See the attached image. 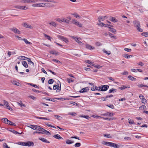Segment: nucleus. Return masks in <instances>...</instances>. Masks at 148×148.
<instances>
[{
    "mask_svg": "<svg viewBox=\"0 0 148 148\" xmlns=\"http://www.w3.org/2000/svg\"><path fill=\"white\" fill-rule=\"evenodd\" d=\"M72 22L73 24L78 26L79 27H81L82 26V25L81 23L79 22L78 21H77L73 19H72Z\"/></svg>",
    "mask_w": 148,
    "mask_h": 148,
    "instance_id": "2",
    "label": "nucleus"
},
{
    "mask_svg": "<svg viewBox=\"0 0 148 148\" xmlns=\"http://www.w3.org/2000/svg\"><path fill=\"white\" fill-rule=\"evenodd\" d=\"M60 88H59V85L58 86H57V85H55L53 86V89L55 90H56L57 88V89L56 90L57 92H58L60 91L61 90V84L60 83Z\"/></svg>",
    "mask_w": 148,
    "mask_h": 148,
    "instance_id": "5",
    "label": "nucleus"
},
{
    "mask_svg": "<svg viewBox=\"0 0 148 148\" xmlns=\"http://www.w3.org/2000/svg\"><path fill=\"white\" fill-rule=\"evenodd\" d=\"M81 145V144L80 143H77L75 144L74 146L75 147H79Z\"/></svg>",
    "mask_w": 148,
    "mask_h": 148,
    "instance_id": "53",
    "label": "nucleus"
},
{
    "mask_svg": "<svg viewBox=\"0 0 148 148\" xmlns=\"http://www.w3.org/2000/svg\"><path fill=\"white\" fill-rule=\"evenodd\" d=\"M92 66H93L95 68H97L98 69H99L102 67V66H100L99 65H96L95 64H92Z\"/></svg>",
    "mask_w": 148,
    "mask_h": 148,
    "instance_id": "38",
    "label": "nucleus"
},
{
    "mask_svg": "<svg viewBox=\"0 0 148 148\" xmlns=\"http://www.w3.org/2000/svg\"><path fill=\"white\" fill-rule=\"evenodd\" d=\"M86 47L87 49L90 50H93L95 49L94 47H92L88 44H87L86 45Z\"/></svg>",
    "mask_w": 148,
    "mask_h": 148,
    "instance_id": "13",
    "label": "nucleus"
},
{
    "mask_svg": "<svg viewBox=\"0 0 148 148\" xmlns=\"http://www.w3.org/2000/svg\"><path fill=\"white\" fill-rule=\"evenodd\" d=\"M25 142H20L17 143V144L20 145L25 146Z\"/></svg>",
    "mask_w": 148,
    "mask_h": 148,
    "instance_id": "41",
    "label": "nucleus"
},
{
    "mask_svg": "<svg viewBox=\"0 0 148 148\" xmlns=\"http://www.w3.org/2000/svg\"><path fill=\"white\" fill-rule=\"evenodd\" d=\"M53 137L55 138H56L59 140V139H63V138L61 137L58 134H56L54 135Z\"/></svg>",
    "mask_w": 148,
    "mask_h": 148,
    "instance_id": "18",
    "label": "nucleus"
},
{
    "mask_svg": "<svg viewBox=\"0 0 148 148\" xmlns=\"http://www.w3.org/2000/svg\"><path fill=\"white\" fill-rule=\"evenodd\" d=\"M106 17V16H100L98 18V20L99 22H100L101 21H103Z\"/></svg>",
    "mask_w": 148,
    "mask_h": 148,
    "instance_id": "25",
    "label": "nucleus"
},
{
    "mask_svg": "<svg viewBox=\"0 0 148 148\" xmlns=\"http://www.w3.org/2000/svg\"><path fill=\"white\" fill-rule=\"evenodd\" d=\"M132 55H128V54H125L123 56V57H124L125 58H127V59L130 58V56L132 57Z\"/></svg>",
    "mask_w": 148,
    "mask_h": 148,
    "instance_id": "44",
    "label": "nucleus"
},
{
    "mask_svg": "<svg viewBox=\"0 0 148 148\" xmlns=\"http://www.w3.org/2000/svg\"><path fill=\"white\" fill-rule=\"evenodd\" d=\"M134 26L136 28L138 26H140V22L137 21H133Z\"/></svg>",
    "mask_w": 148,
    "mask_h": 148,
    "instance_id": "10",
    "label": "nucleus"
},
{
    "mask_svg": "<svg viewBox=\"0 0 148 148\" xmlns=\"http://www.w3.org/2000/svg\"><path fill=\"white\" fill-rule=\"evenodd\" d=\"M42 7H48L49 6L50 4L46 3H42Z\"/></svg>",
    "mask_w": 148,
    "mask_h": 148,
    "instance_id": "28",
    "label": "nucleus"
},
{
    "mask_svg": "<svg viewBox=\"0 0 148 148\" xmlns=\"http://www.w3.org/2000/svg\"><path fill=\"white\" fill-rule=\"evenodd\" d=\"M37 1H40V2H54V1L52 0H37Z\"/></svg>",
    "mask_w": 148,
    "mask_h": 148,
    "instance_id": "22",
    "label": "nucleus"
},
{
    "mask_svg": "<svg viewBox=\"0 0 148 148\" xmlns=\"http://www.w3.org/2000/svg\"><path fill=\"white\" fill-rule=\"evenodd\" d=\"M114 114L113 113L110 112H107L105 114H102V115L106 116H111L114 115Z\"/></svg>",
    "mask_w": 148,
    "mask_h": 148,
    "instance_id": "9",
    "label": "nucleus"
},
{
    "mask_svg": "<svg viewBox=\"0 0 148 148\" xmlns=\"http://www.w3.org/2000/svg\"><path fill=\"white\" fill-rule=\"evenodd\" d=\"M2 121L3 122H4V123H5L6 124H8V120L6 118H3L2 119Z\"/></svg>",
    "mask_w": 148,
    "mask_h": 148,
    "instance_id": "32",
    "label": "nucleus"
},
{
    "mask_svg": "<svg viewBox=\"0 0 148 148\" xmlns=\"http://www.w3.org/2000/svg\"><path fill=\"white\" fill-rule=\"evenodd\" d=\"M86 62L87 63L89 64H90L91 65H92V64H93L94 63L93 62H91L90 60H86Z\"/></svg>",
    "mask_w": 148,
    "mask_h": 148,
    "instance_id": "63",
    "label": "nucleus"
},
{
    "mask_svg": "<svg viewBox=\"0 0 148 148\" xmlns=\"http://www.w3.org/2000/svg\"><path fill=\"white\" fill-rule=\"evenodd\" d=\"M38 139L43 142L47 143H50V142L49 141L47 140L46 138H39Z\"/></svg>",
    "mask_w": 148,
    "mask_h": 148,
    "instance_id": "14",
    "label": "nucleus"
},
{
    "mask_svg": "<svg viewBox=\"0 0 148 148\" xmlns=\"http://www.w3.org/2000/svg\"><path fill=\"white\" fill-rule=\"evenodd\" d=\"M37 127H36V130H38L39 131L41 132L42 131L43 128L41 127L40 126L36 125Z\"/></svg>",
    "mask_w": 148,
    "mask_h": 148,
    "instance_id": "20",
    "label": "nucleus"
},
{
    "mask_svg": "<svg viewBox=\"0 0 148 148\" xmlns=\"http://www.w3.org/2000/svg\"><path fill=\"white\" fill-rule=\"evenodd\" d=\"M66 143L67 144H70L73 143L74 142L73 141H72L68 139L66 141Z\"/></svg>",
    "mask_w": 148,
    "mask_h": 148,
    "instance_id": "36",
    "label": "nucleus"
},
{
    "mask_svg": "<svg viewBox=\"0 0 148 148\" xmlns=\"http://www.w3.org/2000/svg\"><path fill=\"white\" fill-rule=\"evenodd\" d=\"M26 59H27V60L28 62V64L32 65L33 66H34V63L31 60L30 58H27Z\"/></svg>",
    "mask_w": 148,
    "mask_h": 148,
    "instance_id": "17",
    "label": "nucleus"
},
{
    "mask_svg": "<svg viewBox=\"0 0 148 148\" xmlns=\"http://www.w3.org/2000/svg\"><path fill=\"white\" fill-rule=\"evenodd\" d=\"M89 90L88 87L84 88L81 90L79 92L81 93H84L87 92Z\"/></svg>",
    "mask_w": 148,
    "mask_h": 148,
    "instance_id": "19",
    "label": "nucleus"
},
{
    "mask_svg": "<svg viewBox=\"0 0 148 148\" xmlns=\"http://www.w3.org/2000/svg\"><path fill=\"white\" fill-rule=\"evenodd\" d=\"M50 53L55 55H58V52L56 51H50Z\"/></svg>",
    "mask_w": 148,
    "mask_h": 148,
    "instance_id": "26",
    "label": "nucleus"
},
{
    "mask_svg": "<svg viewBox=\"0 0 148 148\" xmlns=\"http://www.w3.org/2000/svg\"><path fill=\"white\" fill-rule=\"evenodd\" d=\"M8 122V124H9L11 125H13L14 126H16V125L15 123H12V122H11L9 120Z\"/></svg>",
    "mask_w": 148,
    "mask_h": 148,
    "instance_id": "42",
    "label": "nucleus"
},
{
    "mask_svg": "<svg viewBox=\"0 0 148 148\" xmlns=\"http://www.w3.org/2000/svg\"><path fill=\"white\" fill-rule=\"evenodd\" d=\"M22 64V65L24 67H25V68H27L28 67V65L27 64V62L25 61H23Z\"/></svg>",
    "mask_w": 148,
    "mask_h": 148,
    "instance_id": "30",
    "label": "nucleus"
},
{
    "mask_svg": "<svg viewBox=\"0 0 148 148\" xmlns=\"http://www.w3.org/2000/svg\"><path fill=\"white\" fill-rule=\"evenodd\" d=\"M49 24L55 27H56L57 26V24L55 22L53 21H51L49 23Z\"/></svg>",
    "mask_w": 148,
    "mask_h": 148,
    "instance_id": "21",
    "label": "nucleus"
},
{
    "mask_svg": "<svg viewBox=\"0 0 148 148\" xmlns=\"http://www.w3.org/2000/svg\"><path fill=\"white\" fill-rule=\"evenodd\" d=\"M23 26L26 28H29L30 29L32 28V26L27 23H24L23 24Z\"/></svg>",
    "mask_w": 148,
    "mask_h": 148,
    "instance_id": "23",
    "label": "nucleus"
},
{
    "mask_svg": "<svg viewBox=\"0 0 148 148\" xmlns=\"http://www.w3.org/2000/svg\"><path fill=\"white\" fill-rule=\"evenodd\" d=\"M81 39L80 38H77L75 39V41L80 45H84V44L80 41Z\"/></svg>",
    "mask_w": 148,
    "mask_h": 148,
    "instance_id": "12",
    "label": "nucleus"
},
{
    "mask_svg": "<svg viewBox=\"0 0 148 148\" xmlns=\"http://www.w3.org/2000/svg\"><path fill=\"white\" fill-rule=\"evenodd\" d=\"M117 90L115 88H112L110 89L108 91V93H110L112 92H114L116 91Z\"/></svg>",
    "mask_w": 148,
    "mask_h": 148,
    "instance_id": "27",
    "label": "nucleus"
},
{
    "mask_svg": "<svg viewBox=\"0 0 148 148\" xmlns=\"http://www.w3.org/2000/svg\"><path fill=\"white\" fill-rule=\"evenodd\" d=\"M52 60L53 61V62H56V63H61V62H60L58 60H56V59H53Z\"/></svg>",
    "mask_w": 148,
    "mask_h": 148,
    "instance_id": "61",
    "label": "nucleus"
},
{
    "mask_svg": "<svg viewBox=\"0 0 148 148\" xmlns=\"http://www.w3.org/2000/svg\"><path fill=\"white\" fill-rule=\"evenodd\" d=\"M128 77L129 79L132 81H135L136 79V78L134 77L131 75H129Z\"/></svg>",
    "mask_w": 148,
    "mask_h": 148,
    "instance_id": "31",
    "label": "nucleus"
},
{
    "mask_svg": "<svg viewBox=\"0 0 148 148\" xmlns=\"http://www.w3.org/2000/svg\"><path fill=\"white\" fill-rule=\"evenodd\" d=\"M27 126L31 128L32 129L35 130L36 127H37L36 125H27Z\"/></svg>",
    "mask_w": 148,
    "mask_h": 148,
    "instance_id": "16",
    "label": "nucleus"
},
{
    "mask_svg": "<svg viewBox=\"0 0 148 148\" xmlns=\"http://www.w3.org/2000/svg\"><path fill=\"white\" fill-rule=\"evenodd\" d=\"M146 109L147 108L146 106L145 105H143L139 108V110H146Z\"/></svg>",
    "mask_w": 148,
    "mask_h": 148,
    "instance_id": "29",
    "label": "nucleus"
},
{
    "mask_svg": "<svg viewBox=\"0 0 148 148\" xmlns=\"http://www.w3.org/2000/svg\"><path fill=\"white\" fill-rule=\"evenodd\" d=\"M29 85H31V86H33L35 88H39V87H38L36 84H33L32 83H29Z\"/></svg>",
    "mask_w": 148,
    "mask_h": 148,
    "instance_id": "45",
    "label": "nucleus"
},
{
    "mask_svg": "<svg viewBox=\"0 0 148 148\" xmlns=\"http://www.w3.org/2000/svg\"><path fill=\"white\" fill-rule=\"evenodd\" d=\"M110 20L114 23L117 22L118 21V20L116 18H115L112 16H110L109 18Z\"/></svg>",
    "mask_w": 148,
    "mask_h": 148,
    "instance_id": "15",
    "label": "nucleus"
},
{
    "mask_svg": "<svg viewBox=\"0 0 148 148\" xmlns=\"http://www.w3.org/2000/svg\"><path fill=\"white\" fill-rule=\"evenodd\" d=\"M91 90L92 91L98 90V87L96 86H93V87L91 88Z\"/></svg>",
    "mask_w": 148,
    "mask_h": 148,
    "instance_id": "33",
    "label": "nucleus"
},
{
    "mask_svg": "<svg viewBox=\"0 0 148 148\" xmlns=\"http://www.w3.org/2000/svg\"><path fill=\"white\" fill-rule=\"evenodd\" d=\"M21 2L24 3H29V0H21Z\"/></svg>",
    "mask_w": 148,
    "mask_h": 148,
    "instance_id": "51",
    "label": "nucleus"
},
{
    "mask_svg": "<svg viewBox=\"0 0 148 148\" xmlns=\"http://www.w3.org/2000/svg\"><path fill=\"white\" fill-rule=\"evenodd\" d=\"M54 116L56 117L57 119L58 120H61L62 119V117L58 115H55Z\"/></svg>",
    "mask_w": 148,
    "mask_h": 148,
    "instance_id": "48",
    "label": "nucleus"
},
{
    "mask_svg": "<svg viewBox=\"0 0 148 148\" xmlns=\"http://www.w3.org/2000/svg\"><path fill=\"white\" fill-rule=\"evenodd\" d=\"M11 30L14 32L15 33L20 34V32L16 28H13L10 29Z\"/></svg>",
    "mask_w": 148,
    "mask_h": 148,
    "instance_id": "11",
    "label": "nucleus"
},
{
    "mask_svg": "<svg viewBox=\"0 0 148 148\" xmlns=\"http://www.w3.org/2000/svg\"><path fill=\"white\" fill-rule=\"evenodd\" d=\"M14 7L18 9L22 10H25L28 9L27 6L26 5L21 6L19 5H17L14 6Z\"/></svg>",
    "mask_w": 148,
    "mask_h": 148,
    "instance_id": "1",
    "label": "nucleus"
},
{
    "mask_svg": "<svg viewBox=\"0 0 148 148\" xmlns=\"http://www.w3.org/2000/svg\"><path fill=\"white\" fill-rule=\"evenodd\" d=\"M3 103L4 105H5L6 106V108L8 109L9 110H12V108H10L9 106L8 105V102L5 101V100H3Z\"/></svg>",
    "mask_w": 148,
    "mask_h": 148,
    "instance_id": "6",
    "label": "nucleus"
},
{
    "mask_svg": "<svg viewBox=\"0 0 148 148\" xmlns=\"http://www.w3.org/2000/svg\"><path fill=\"white\" fill-rule=\"evenodd\" d=\"M112 147H113L114 148H120V146L118 145L115 144L114 143H112Z\"/></svg>",
    "mask_w": 148,
    "mask_h": 148,
    "instance_id": "24",
    "label": "nucleus"
},
{
    "mask_svg": "<svg viewBox=\"0 0 148 148\" xmlns=\"http://www.w3.org/2000/svg\"><path fill=\"white\" fill-rule=\"evenodd\" d=\"M44 36L46 37H47V38L49 40H51V39H52V38L50 37L49 36L45 34H44Z\"/></svg>",
    "mask_w": 148,
    "mask_h": 148,
    "instance_id": "52",
    "label": "nucleus"
},
{
    "mask_svg": "<svg viewBox=\"0 0 148 148\" xmlns=\"http://www.w3.org/2000/svg\"><path fill=\"white\" fill-rule=\"evenodd\" d=\"M20 103L18 102V105L20 106L22 108L23 107H25V105L24 104H23L22 103V101H20Z\"/></svg>",
    "mask_w": 148,
    "mask_h": 148,
    "instance_id": "37",
    "label": "nucleus"
},
{
    "mask_svg": "<svg viewBox=\"0 0 148 148\" xmlns=\"http://www.w3.org/2000/svg\"><path fill=\"white\" fill-rule=\"evenodd\" d=\"M121 74L123 75H127L128 74V72L126 71H124L123 73H121Z\"/></svg>",
    "mask_w": 148,
    "mask_h": 148,
    "instance_id": "60",
    "label": "nucleus"
},
{
    "mask_svg": "<svg viewBox=\"0 0 148 148\" xmlns=\"http://www.w3.org/2000/svg\"><path fill=\"white\" fill-rule=\"evenodd\" d=\"M59 38L60 39L66 43H67L69 42L68 39L65 37L62 36H59Z\"/></svg>",
    "mask_w": 148,
    "mask_h": 148,
    "instance_id": "3",
    "label": "nucleus"
},
{
    "mask_svg": "<svg viewBox=\"0 0 148 148\" xmlns=\"http://www.w3.org/2000/svg\"><path fill=\"white\" fill-rule=\"evenodd\" d=\"M80 117H82L86 119H89L90 117H89L88 115H82Z\"/></svg>",
    "mask_w": 148,
    "mask_h": 148,
    "instance_id": "46",
    "label": "nucleus"
},
{
    "mask_svg": "<svg viewBox=\"0 0 148 148\" xmlns=\"http://www.w3.org/2000/svg\"><path fill=\"white\" fill-rule=\"evenodd\" d=\"M67 80L69 83H70L71 82H73L74 80L70 78H67Z\"/></svg>",
    "mask_w": 148,
    "mask_h": 148,
    "instance_id": "43",
    "label": "nucleus"
},
{
    "mask_svg": "<svg viewBox=\"0 0 148 148\" xmlns=\"http://www.w3.org/2000/svg\"><path fill=\"white\" fill-rule=\"evenodd\" d=\"M44 99H46V100L49 101H51L53 102H55L56 101L55 99H50L49 98H44Z\"/></svg>",
    "mask_w": 148,
    "mask_h": 148,
    "instance_id": "55",
    "label": "nucleus"
},
{
    "mask_svg": "<svg viewBox=\"0 0 148 148\" xmlns=\"http://www.w3.org/2000/svg\"><path fill=\"white\" fill-rule=\"evenodd\" d=\"M54 82V80L52 79H50L48 81V83L49 84H52Z\"/></svg>",
    "mask_w": 148,
    "mask_h": 148,
    "instance_id": "54",
    "label": "nucleus"
},
{
    "mask_svg": "<svg viewBox=\"0 0 148 148\" xmlns=\"http://www.w3.org/2000/svg\"><path fill=\"white\" fill-rule=\"evenodd\" d=\"M109 31L113 33L114 34H115L116 32V30L115 29H114L113 28H111L110 30H109Z\"/></svg>",
    "mask_w": 148,
    "mask_h": 148,
    "instance_id": "47",
    "label": "nucleus"
},
{
    "mask_svg": "<svg viewBox=\"0 0 148 148\" xmlns=\"http://www.w3.org/2000/svg\"><path fill=\"white\" fill-rule=\"evenodd\" d=\"M140 26H138L136 27V28L138 32H143V30L142 29L140 28Z\"/></svg>",
    "mask_w": 148,
    "mask_h": 148,
    "instance_id": "50",
    "label": "nucleus"
},
{
    "mask_svg": "<svg viewBox=\"0 0 148 148\" xmlns=\"http://www.w3.org/2000/svg\"><path fill=\"white\" fill-rule=\"evenodd\" d=\"M112 142L103 141L102 142V144L105 145H106L110 147H111V146L112 145Z\"/></svg>",
    "mask_w": 148,
    "mask_h": 148,
    "instance_id": "8",
    "label": "nucleus"
},
{
    "mask_svg": "<svg viewBox=\"0 0 148 148\" xmlns=\"http://www.w3.org/2000/svg\"><path fill=\"white\" fill-rule=\"evenodd\" d=\"M27 58V57H26L25 56H19L18 58V59H19V60L23 59V60H25V58Z\"/></svg>",
    "mask_w": 148,
    "mask_h": 148,
    "instance_id": "40",
    "label": "nucleus"
},
{
    "mask_svg": "<svg viewBox=\"0 0 148 148\" xmlns=\"http://www.w3.org/2000/svg\"><path fill=\"white\" fill-rule=\"evenodd\" d=\"M70 103L71 104H73L74 105H75L76 106H78V104L74 102L73 101H71L70 102Z\"/></svg>",
    "mask_w": 148,
    "mask_h": 148,
    "instance_id": "59",
    "label": "nucleus"
},
{
    "mask_svg": "<svg viewBox=\"0 0 148 148\" xmlns=\"http://www.w3.org/2000/svg\"><path fill=\"white\" fill-rule=\"evenodd\" d=\"M69 21L65 18L62 19V22H64L66 23H68L69 22Z\"/></svg>",
    "mask_w": 148,
    "mask_h": 148,
    "instance_id": "49",
    "label": "nucleus"
},
{
    "mask_svg": "<svg viewBox=\"0 0 148 148\" xmlns=\"http://www.w3.org/2000/svg\"><path fill=\"white\" fill-rule=\"evenodd\" d=\"M72 14L76 18H81V16L76 13Z\"/></svg>",
    "mask_w": 148,
    "mask_h": 148,
    "instance_id": "35",
    "label": "nucleus"
},
{
    "mask_svg": "<svg viewBox=\"0 0 148 148\" xmlns=\"http://www.w3.org/2000/svg\"><path fill=\"white\" fill-rule=\"evenodd\" d=\"M13 83L15 85H16L18 86H19L20 83L16 81H14Z\"/></svg>",
    "mask_w": 148,
    "mask_h": 148,
    "instance_id": "57",
    "label": "nucleus"
},
{
    "mask_svg": "<svg viewBox=\"0 0 148 148\" xmlns=\"http://www.w3.org/2000/svg\"><path fill=\"white\" fill-rule=\"evenodd\" d=\"M141 35L145 37H148V33L147 32H143L141 33Z\"/></svg>",
    "mask_w": 148,
    "mask_h": 148,
    "instance_id": "39",
    "label": "nucleus"
},
{
    "mask_svg": "<svg viewBox=\"0 0 148 148\" xmlns=\"http://www.w3.org/2000/svg\"><path fill=\"white\" fill-rule=\"evenodd\" d=\"M34 143L32 141H28L27 142H25V146L30 147L31 146H33Z\"/></svg>",
    "mask_w": 148,
    "mask_h": 148,
    "instance_id": "7",
    "label": "nucleus"
},
{
    "mask_svg": "<svg viewBox=\"0 0 148 148\" xmlns=\"http://www.w3.org/2000/svg\"><path fill=\"white\" fill-rule=\"evenodd\" d=\"M107 106L112 109H113L114 108V106L113 105L109 104Z\"/></svg>",
    "mask_w": 148,
    "mask_h": 148,
    "instance_id": "62",
    "label": "nucleus"
},
{
    "mask_svg": "<svg viewBox=\"0 0 148 148\" xmlns=\"http://www.w3.org/2000/svg\"><path fill=\"white\" fill-rule=\"evenodd\" d=\"M109 86L107 85H104L102 86L101 87L102 89L101 90L102 91H106L109 88Z\"/></svg>",
    "mask_w": 148,
    "mask_h": 148,
    "instance_id": "4",
    "label": "nucleus"
},
{
    "mask_svg": "<svg viewBox=\"0 0 148 148\" xmlns=\"http://www.w3.org/2000/svg\"><path fill=\"white\" fill-rule=\"evenodd\" d=\"M23 40L25 43L26 44H27L29 45H31L32 44V43L29 42L27 39H25V38H23Z\"/></svg>",
    "mask_w": 148,
    "mask_h": 148,
    "instance_id": "34",
    "label": "nucleus"
},
{
    "mask_svg": "<svg viewBox=\"0 0 148 148\" xmlns=\"http://www.w3.org/2000/svg\"><path fill=\"white\" fill-rule=\"evenodd\" d=\"M108 35L112 38H116L114 36V35L109 32H108Z\"/></svg>",
    "mask_w": 148,
    "mask_h": 148,
    "instance_id": "56",
    "label": "nucleus"
},
{
    "mask_svg": "<svg viewBox=\"0 0 148 148\" xmlns=\"http://www.w3.org/2000/svg\"><path fill=\"white\" fill-rule=\"evenodd\" d=\"M124 139L125 140H131V138H130L129 137L126 136V137H124Z\"/></svg>",
    "mask_w": 148,
    "mask_h": 148,
    "instance_id": "58",
    "label": "nucleus"
},
{
    "mask_svg": "<svg viewBox=\"0 0 148 148\" xmlns=\"http://www.w3.org/2000/svg\"><path fill=\"white\" fill-rule=\"evenodd\" d=\"M105 27H108L110 29L111 28V27H113V26L110 24H107L106 25Z\"/></svg>",
    "mask_w": 148,
    "mask_h": 148,
    "instance_id": "64",
    "label": "nucleus"
}]
</instances>
